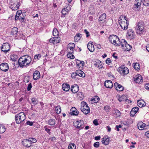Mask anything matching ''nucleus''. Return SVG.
<instances>
[{"mask_svg": "<svg viewBox=\"0 0 149 149\" xmlns=\"http://www.w3.org/2000/svg\"><path fill=\"white\" fill-rule=\"evenodd\" d=\"M31 58L28 55H24L21 57L18 60V63L20 67L23 68L29 66L31 61Z\"/></svg>", "mask_w": 149, "mask_h": 149, "instance_id": "nucleus-1", "label": "nucleus"}, {"mask_svg": "<svg viewBox=\"0 0 149 149\" xmlns=\"http://www.w3.org/2000/svg\"><path fill=\"white\" fill-rule=\"evenodd\" d=\"M118 22L122 29L125 30L127 29L129 21L125 16H121L119 18Z\"/></svg>", "mask_w": 149, "mask_h": 149, "instance_id": "nucleus-2", "label": "nucleus"}, {"mask_svg": "<svg viewBox=\"0 0 149 149\" xmlns=\"http://www.w3.org/2000/svg\"><path fill=\"white\" fill-rule=\"evenodd\" d=\"M144 27V23L141 21H139L135 27V30L137 34L140 35L143 33L145 32Z\"/></svg>", "mask_w": 149, "mask_h": 149, "instance_id": "nucleus-3", "label": "nucleus"}, {"mask_svg": "<svg viewBox=\"0 0 149 149\" xmlns=\"http://www.w3.org/2000/svg\"><path fill=\"white\" fill-rule=\"evenodd\" d=\"M15 120L17 124H20L25 119V115L23 112H21L15 116Z\"/></svg>", "mask_w": 149, "mask_h": 149, "instance_id": "nucleus-4", "label": "nucleus"}, {"mask_svg": "<svg viewBox=\"0 0 149 149\" xmlns=\"http://www.w3.org/2000/svg\"><path fill=\"white\" fill-rule=\"evenodd\" d=\"M81 110L85 114H88L90 112L89 107L88 106L87 103L85 102H81Z\"/></svg>", "mask_w": 149, "mask_h": 149, "instance_id": "nucleus-5", "label": "nucleus"}, {"mask_svg": "<svg viewBox=\"0 0 149 149\" xmlns=\"http://www.w3.org/2000/svg\"><path fill=\"white\" fill-rule=\"evenodd\" d=\"M121 47L125 50L129 51L131 49V47L130 45L127 44V42L124 39L121 40Z\"/></svg>", "mask_w": 149, "mask_h": 149, "instance_id": "nucleus-6", "label": "nucleus"}, {"mask_svg": "<svg viewBox=\"0 0 149 149\" xmlns=\"http://www.w3.org/2000/svg\"><path fill=\"white\" fill-rule=\"evenodd\" d=\"M74 126L79 130L82 129L84 127V121L80 120L74 123Z\"/></svg>", "mask_w": 149, "mask_h": 149, "instance_id": "nucleus-7", "label": "nucleus"}, {"mask_svg": "<svg viewBox=\"0 0 149 149\" xmlns=\"http://www.w3.org/2000/svg\"><path fill=\"white\" fill-rule=\"evenodd\" d=\"M118 71L120 74L124 75L129 73V71L128 68L126 67L123 66L118 68Z\"/></svg>", "mask_w": 149, "mask_h": 149, "instance_id": "nucleus-8", "label": "nucleus"}, {"mask_svg": "<svg viewBox=\"0 0 149 149\" xmlns=\"http://www.w3.org/2000/svg\"><path fill=\"white\" fill-rule=\"evenodd\" d=\"M1 51L6 53L10 50L9 44L8 43H5L3 44L1 48Z\"/></svg>", "mask_w": 149, "mask_h": 149, "instance_id": "nucleus-9", "label": "nucleus"}, {"mask_svg": "<svg viewBox=\"0 0 149 149\" xmlns=\"http://www.w3.org/2000/svg\"><path fill=\"white\" fill-rule=\"evenodd\" d=\"M85 73L81 70H77L75 72V73H73L72 74L71 76L72 78H75V76H79L81 77H85Z\"/></svg>", "mask_w": 149, "mask_h": 149, "instance_id": "nucleus-10", "label": "nucleus"}, {"mask_svg": "<svg viewBox=\"0 0 149 149\" xmlns=\"http://www.w3.org/2000/svg\"><path fill=\"white\" fill-rule=\"evenodd\" d=\"M134 80L135 82L139 84H141L143 82L142 77L141 75L139 74L135 75L134 77Z\"/></svg>", "mask_w": 149, "mask_h": 149, "instance_id": "nucleus-11", "label": "nucleus"}, {"mask_svg": "<svg viewBox=\"0 0 149 149\" xmlns=\"http://www.w3.org/2000/svg\"><path fill=\"white\" fill-rule=\"evenodd\" d=\"M9 68L8 64L7 63H2L0 65V69L3 71L6 72L8 71Z\"/></svg>", "mask_w": 149, "mask_h": 149, "instance_id": "nucleus-12", "label": "nucleus"}, {"mask_svg": "<svg viewBox=\"0 0 149 149\" xmlns=\"http://www.w3.org/2000/svg\"><path fill=\"white\" fill-rule=\"evenodd\" d=\"M71 6L70 5L68 4L67 6L65 7L62 10L61 13L62 15H65L69 12L71 9Z\"/></svg>", "mask_w": 149, "mask_h": 149, "instance_id": "nucleus-13", "label": "nucleus"}, {"mask_svg": "<svg viewBox=\"0 0 149 149\" xmlns=\"http://www.w3.org/2000/svg\"><path fill=\"white\" fill-rule=\"evenodd\" d=\"M127 36L130 40L133 39L135 38V35L134 31L132 29H130L127 33Z\"/></svg>", "mask_w": 149, "mask_h": 149, "instance_id": "nucleus-14", "label": "nucleus"}, {"mask_svg": "<svg viewBox=\"0 0 149 149\" xmlns=\"http://www.w3.org/2000/svg\"><path fill=\"white\" fill-rule=\"evenodd\" d=\"M142 0H135L134 3V8L136 9L139 10Z\"/></svg>", "mask_w": 149, "mask_h": 149, "instance_id": "nucleus-15", "label": "nucleus"}, {"mask_svg": "<svg viewBox=\"0 0 149 149\" xmlns=\"http://www.w3.org/2000/svg\"><path fill=\"white\" fill-rule=\"evenodd\" d=\"M106 15L105 13L102 14L99 18L98 21L99 23L100 24L104 23L106 21Z\"/></svg>", "mask_w": 149, "mask_h": 149, "instance_id": "nucleus-16", "label": "nucleus"}, {"mask_svg": "<svg viewBox=\"0 0 149 149\" xmlns=\"http://www.w3.org/2000/svg\"><path fill=\"white\" fill-rule=\"evenodd\" d=\"M114 86L115 88L118 91H121L124 90V87L120 84H119L118 83L115 82L114 84Z\"/></svg>", "mask_w": 149, "mask_h": 149, "instance_id": "nucleus-17", "label": "nucleus"}, {"mask_svg": "<svg viewBox=\"0 0 149 149\" xmlns=\"http://www.w3.org/2000/svg\"><path fill=\"white\" fill-rule=\"evenodd\" d=\"M138 127L140 130H143L146 128V127L148 125L142 122H139L137 124Z\"/></svg>", "mask_w": 149, "mask_h": 149, "instance_id": "nucleus-18", "label": "nucleus"}, {"mask_svg": "<svg viewBox=\"0 0 149 149\" xmlns=\"http://www.w3.org/2000/svg\"><path fill=\"white\" fill-rule=\"evenodd\" d=\"M22 143L23 145L27 147H30L31 145L29 139H24L22 141Z\"/></svg>", "mask_w": 149, "mask_h": 149, "instance_id": "nucleus-19", "label": "nucleus"}, {"mask_svg": "<svg viewBox=\"0 0 149 149\" xmlns=\"http://www.w3.org/2000/svg\"><path fill=\"white\" fill-rule=\"evenodd\" d=\"M60 41V38L58 37L53 38H51L49 40L50 43H52L54 44H56L59 42Z\"/></svg>", "mask_w": 149, "mask_h": 149, "instance_id": "nucleus-20", "label": "nucleus"}, {"mask_svg": "<svg viewBox=\"0 0 149 149\" xmlns=\"http://www.w3.org/2000/svg\"><path fill=\"white\" fill-rule=\"evenodd\" d=\"M75 47V45L74 43H69L68 46V51H69V49H70V51H69V52L73 53Z\"/></svg>", "mask_w": 149, "mask_h": 149, "instance_id": "nucleus-21", "label": "nucleus"}, {"mask_svg": "<svg viewBox=\"0 0 149 149\" xmlns=\"http://www.w3.org/2000/svg\"><path fill=\"white\" fill-rule=\"evenodd\" d=\"M102 139V143L105 145H108L110 141V138L109 137L106 138V136L104 137Z\"/></svg>", "mask_w": 149, "mask_h": 149, "instance_id": "nucleus-22", "label": "nucleus"}, {"mask_svg": "<svg viewBox=\"0 0 149 149\" xmlns=\"http://www.w3.org/2000/svg\"><path fill=\"white\" fill-rule=\"evenodd\" d=\"M104 86L107 88H111L113 86V84L111 80H107L105 81Z\"/></svg>", "mask_w": 149, "mask_h": 149, "instance_id": "nucleus-23", "label": "nucleus"}, {"mask_svg": "<svg viewBox=\"0 0 149 149\" xmlns=\"http://www.w3.org/2000/svg\"><path fill=\"white\" fill-rule=\"evenodd\" d=\"M40 72L36 70L33 73V79L34 80H36L40 77Z\"/></svg>", "mask_w": 149, "mask_h": 149, "instance_id": "nucleus-24", "label": "nucleus"}, {"mask_svg": "<svg viewBox=\"0 0 149 149\" xmlns=\"http://www.w3.org/2000/svg\"><path fill=\"white\" fill-rule=\"evenodd\" d=\"M20 3L19 2H16L12 5L10 6V8L12 10H17L20 6Z\"/></svg>", "mask_w": 149, "mask_h": 149, "instance_id": "nucleus-25", "label": "nucleus"}, {"mask_svg": "<svg viewBox=\"0 0 149 149\" xmlns=\"http://www.w3.org/2000/svg\"><path fill=\"white\" fill-rule=\"evenodd\" d=\"M70 113L71 115H77L79 113V112L74 107H73L70 109Z\"/></svg>", "mask_w": 149, "mask_h": 149, "instance_id": "nucleus-26", "label": "nucleus"}, {"mask_svg": "<svg viewBox=\"0 0 149 149\" xmlns=\"http://www.w3.org/2000/svg\"><path fill=\"white\" fill-rule=\"evenodd\" d=\"M139 110V108L137 107L133 108L130 113L131 116H134L135 114L138 112Z\"/></svg>", "mask_w": 149, "mask_h": 149, "instance_id": "nucleus-27", "label": "nucleus"}, {"mask_svg": "<svg viewBox=\"0 0 149 149\" xmlns=\"http://www.w3.org/2000/svg\"><path fill=\"white\" fill-rule=\"evenodd\" d=\"M62 89L64 91H68L70 89V86L67 83L63 84L62 85Z\"/></svg>", "mask_w": 149, "mask_h": 149, "instance_id": "nucleus-28", "label": "nucleus"}, {"mask_svg": "<svg viewBox=\"0 0 149 149\" xmlns=\"http://www.w3.org/2000/svg\"><path fill=\"white\" fill-rule=\"evenodd\" d=\"M71 90L73 93H75L79 91V87L77 85L72 86L71 87Z\"/></svg>", "mask_w": 149, "mask_h": 149, "instance_id": "nucleus-29", "label": "nucleus"}, {"mask_svg": "<svg viewBox=\"0 0 149 149\" xmlns=\"http://www.w3.org/2000/svg\"><path fill=\"white\" fill-rule=\"evenodd\" d=\"M117 36L115 35H111L109 37V41L111 43H113L116 40Z\"/></svg>", "mask_w": 149, "mask_h": 149, "instance_id": "nucleus-30", "label": "nucleus"}, {"mask_svg": "<svg viewBox=\"0 0 149 149\" xmlns=\"http://www.w3.org/2000/svg\"><path fill=\"white\" fill-rule=\"evenodd\" d=\"M88 49L90 52H92L94 51L95 49L93 45L91 43H88L87 45Z\"/></svg>", "mask_w": 149, "mask_h": 149, "instance_id": "nucleus-31", "label": "nucleus"}, {"mask_svg": "<svg viewBox=\"0 0 149 149\" xmlns=\"http://www.w3.org/2000/svg\"><path fill=\"white\" fill-rule=\"evenodd\" d=\"M114 45L116 46H120L121 45V40L120 41L119 38L117 36L116 37V41H115L113 43Z\"/></svg>", "mask_w": 149, "mask_h": 149, "instance_id": "nucleus-32", "label": "nucleus"}, {"mask_svg": "<svg viewBox=\"0 0 149 149\" xmlns=\"http://www.w3.org/2000/svg\"><path fill=\"white\" fill-rule=\"evenodd\" d=\"M100 98L98 96H95L91 100V102L92 104L96 103L97 102L100 100Z\"/></svg>", "mask_w": 149, "mask_h": 149, "instance_id": "nucleus-33", "label": "nucleus"}, {"mask_svg": "<svg viewBox=\"0 0 149 149\" xmlns=\"http://www.w3.org/2000/svg\"><path fill=\"white\" fill-rule=\"evenodd\" d=\"M137 103L138 106L140 107H144L146 105L145 102L142 100H138Z\"/></svg>", "mask_w": 149, "mask_h": 149, "instance_id": "nucleus-34", "label": "nucleus"}, {"mask_svg": "<svg viewBox=\"0 0 149 149\" xmlns=\"http://www.w3.org/2000/svg\"><path fill=\"white\" fill-rule=\"evenodd\" d=\"M18 29L16 27H14L12 30L11 33L13 35H16L18 32Z\"/></svg>", "mask_w": 149, "mask_h": 149, "instance_id": "nucleus-35", "label": "nucleus"}, {"mask_svg": "<svg viewBox=\"0 0 149 149\" xmlns=\"http://www.w3.org/2000/svg\"><path fill=\"white\" fill-rule=\"evenodd\" d=\"M6 131L5 126L3 125L0 124V134L3 133Z\"/></svg>", "mask_w": 149, "mask_h": 149, "instance_id": "nucleus-36", "label": "nucleus"}, {"mask_svg": "<svg viewBox=\"0 0 149 149\" xmlns=\"http://www.w3.org/2000/svg\"><path fill=\"white\" fill-rule=\"evenodd\" d=\"M48 124L50 125H53L56 123L55 120L53 119H51L48 121Z\"/></svg>", "mask_w": 149, "mask_h": 149, "instance_id": "nucleus-37", "label": "nucleus"}, {"mask_svg": "<svg viewBox=\"0 0 149 149\" xmlns=\"http://www.w3.org/2000/svg\"><path fill=\"white\" fill-rule=\"evenodd\" d=\"M77 97L79 100H82L84 98V96L81 92H79L78 93Z\"/></svg>", "mask_w": 149, "mask_h": 149, "instance_id": "nucleus-38", "label": "nucleus"}, {"mask_svg": "<svg viewBox=\"0 0 149 149\" xmlns=\"http://www.w3.org/2000/svg\"><path fill=\"white\" fill-rule=\"evenodd\" d=\"M68 149H76V146L74 143H71L68 145Z\"/></svg>", "mask_w": 149, "mask_h": 149, "instance_id": "nucleus-39", "label": "nucleus"}, {"mask_svg": "<svg viewBox=\"0 0 149 149\" xmlns=\"http://www.w3.org/2000/svg\"><path fill=\"white\" fill-rule=\"evenodd\" d=\"M31 100L32 103L34 105H36L38 102V101L36 97H33L31 99Z\"/></svg>", "mask_w": 149, "mask_h": 149, "instance_id": "nucleus-40", "label": "nucleus"}, {"mask_svg": "<svg viewBox=\"0 0 149 149\" xmlns=\"http://www.w3.org/2000/svg\"><path fill=\"white\" fill-rule=\"evenodd\" d=\"M53 35L54 36H58L59 35V32L56 29H54L53 31Z\"/></svg>", "mask_w": 149, "mask_h": 149, "instance_id": "nucleus-41", "label": "nucleus"}, {"mask_svg": "<svg viewBox=\"0 0 149 149\" xmlns=\"http://www.w3.org/2000/svg\"><path fill=\"white\" fill-rule=\"evenodd\" d=\"M95 65L97 67L99 68L100 69L102 68L103 67L102 63L99 61H98L96 63Z\"/></svg>", "mask_w": 149, "mask_h": 149, "instance_id": "nucleus-42", "label": "nucleus"}, {"mask_svg": "<svg viewBox=\"0 0 149 149\" xmlns=\"http://www.w3.org/2000/svg\"><path fill=\"white\" fill-rule=\"evenodd\" d=\"M81 35L80 34H77L74 37V39L76 41L79 40L81 37Z\"/></svg>", "mask_w": 149, "mask_h": 149, "instance_id": "nucleus-43", "label": "nucleus"}, {"mask_svg": "<svg viewBox=\"0 0 149 149\" xmlns=\"http://www.w3.org/2000/svg\"><path fill=\"white\" fill-rule=\"evenodd\" d=\"M55 110L57 113H60L61 111V107L59 106H58L55 108Z\"/></svg>", "mask_w": 149, "mask_h": 149, "instance_id": "nucleus-44", "label": "nucleus"}, {"mask_svg": "<svg viewBox=\"0 0 149 149\" xmlns=\"http://www.w3.org/2000/svg\"><path fill=\"white\" fill-rule=\"evenodd\" d=\"M115 113L116 114V117H118L120 116L121 114L120 112L118 110L116 109H114Z\"/></svg>", "mask_w": 149, "mask_h": 149, "instance_id": "nucleus-45", "label": "nucleus"}, {"mask_svg": "<svg viewBox=\"0 0 149 149\" xmlns=\"http://www.w3.org/2000/svg\"><path fill=\"white\" fill-rule=\"evenodd\" d=\"M11 59L13 61H16L17 59V56L13 54L11 56Z\"/></svg>", "mask_w": 149, "mask_h": 149, "instance_id": "nucleus-46", "label": "nucleus"}, {"mask_svg": "<svg viewBox=\"0 0 149 149\" xmlns=\"http://www.w3.org/2000/svg\"><path fill=\"white\" fill-rule=\"evenodd\" d=\"M73 53H70L69 52V53H68L67 55V57L72 59H74V56L72 54Z\"/></svg>", "mask_w": 149, "mask_h": 149, "instance_id": "nucleus-47", "label": "nucleus"}, {"mask_svg": "<svg viewBox=\"0 0 149 149\" xmlns=\"http://www.w3.org/2000/svg\"><path fill=\"white\" fill-rule=\"evenodd\" d=\"M134 67L136 70H138L140 69L139 65L138 63H136L134 65Z\"/></svg>", "mask_w": 149, "mask_h": 149, "instance_id": "nucleus-48", "label": "nucleus"}, {"mask_svg": "<svg viewBox=\"0 0 149 149\" xmlns=\"http://www.w3.org/2000/svg\"><path fill=\"white\" fill-rule=\"evenodd\" d=\"M44 128L47 133H48L49 134H50V129L48 128L46 126H44Z\"/></svg>", "mask_w": 149, "mask_h": 149, "instance_id": "nucleus-49", "label": "nucleus"}, {"mask_svg": "<svg viewBox=\"0 0 149 149\" xmlns=\"http://www.w3.org/2000/svg\"><path fill=\"white\" fill-rule=\"evenodd\" d=\"M143 5L146 6H149V0H144Z\"/></svg>", "mask_w": 149, "mask_h": 149, "instance_id": "nucleus-50", "label": "nucleus"}, {"mask_svg": "<svg viewBox=\"0 0 149 149\" xmlns=\"http://www.w3.org/2000/svg\"><path fill=\"white\" fill-rule=\"evenodd\" d=\"M41 57V55L39 54L35 55L34 56V58L36 60H39Z\"/></svg>", "mask_w": 149, "mask_h": 149, "instance_id": "nucleus-51", "label": "nucleus"}, {"mask_svg": "<svg viewBox=\"0 0 149 149\" xmlns=\"http://www.w3.org/2000/svg\"><path fill=\"white\" fill-rule=\"evenodd\" d=\"M29 139L31 141V144H32L33 143H35L36 142V139L34 138H29Z\"/></svg>", "mask_w": 149, "mask_h": 149, "instance_id": "nucleus-52", "label": "nucleus"}, {"mask_svg": "<svg viewBox=\"0 0 149 149\" xmlns=\"http://www.w3.org/2000/svg\"><path fill=\"white\" fill-rule=\"evenodd\" d=\"M94 146L96 148H98L99 146L100 143L99 142H97L95 143L94 144Z\"/></svg>", "mask_w": 149, "mask_h": 149, "instance_id": "nucleus-53", "label": "nucleus"}, {"mask_svg": "<svg viewBox=\"0 0 149 149\" xmlns=\"http://www.w3.org/2000/svg\"><path fill=\"white\" fill-rule=\"evenodd\" d=\"M110 109V107L108 106H105L104 107V109L107 112Z\"/></svg>", "mask_w": 149, "mask_h": 149, "instance_id": "nucleus-54", "label": "nucleus"}, {"mask_svg": "<svg viewBox=\"0 0 149 149\" xmlns=\"http://www.w3.org/2000/svg\"><path fill=\"white\" fill-rule=\"evenodd\" d=\"M32 87V86L31 83H29L27 87V90L28 91H29L31 90V88Z\"/></svg>", "mask_w": 149, "mask_h": 149, "instance_id": "nucleus-55", "label": "nucleus"}, {"mask_svg": "<svg viewBox=\"0 0 149 149\" xmlns=\"http://www.w3.org/2000/svg\"><path fill=\"white\" fill-rule=\"evenodd\" d=\"M111 61L110 58H108L106 60V63L109 65L111 62Z\"/></svg>", "mask_w": 149, "mask_h": 149, "instance_id": "nucleus-56", "label": "nucleus"}, {"mask_svg": "<svg viewBox=\"0 0 149 149\" xmlns=\"http://www.w3.org/2000/svg\"><path fill=\"white\" fill-rule=\"evenodd\" d=\"M84 32L85 33H86V37H88L90 35L89 34V32L88 31L85 29L84 30Z\"/></svg>", "mask_w": 149, "mask_h": 149, "instance_id": "nucleus-57", "label": "nucleus"}, {"mask_svg": "<svg viewBox=\"0 0 149 149\" xmlns=\"http://www.w3.org/2000/svg\"><path fill=\"white\" fill-rule=\"evenodd\" d=\"M33 122H31V121H28L26 122V124L27 125H29L30 126H32V125H33Z\"/></svg>", "mask_w": 149, "mask_h": 149, "instance_id": "nucleus-58", "label": "nucleus"}, {"mask_svg": "<svg viewBox=\"0 0 149 149\" xmlns=\"http://www.w3.org/2000/svg\"><path fill=\"white\" fill-rule=\"evenodd\" d=\"M124 97V96H121L118 99V100L120 102H122V101H123L124 100L123 99V98Z\"/></svg>", "mask_w": 149, "mask_h": 149, "instance_id": "nucleus-59", "label": "nucleus"}, {"mask_svg": "<svg viewBox=\"0 0 149 149\" xmlns=\"http://www.w3.org/2000/svg\"><path fill=\"white\" fill-rule=\"evenodd\" d=\"M81 61H80L79 60H78V59L76 60V63L77 65V66H79V65L80 64V63H81Z\"/></svg>", "mask_w": 149, "mask_h": 149, "instance_id": "nucleus-60", "label": "nucleus"}, {"mask_svg": "<svg viewBox=\"0 0 149 149\" xmlns=\"http://www.w3.org/2000/svg\"><path fill=\"white\" fill-rule=\"evenodd\" d=\"M24 17H22V15H20L19 16V20L20 21H23L24 20Z\"/></svg>", "mask_w": 149, "mask_h": 149, "instance_id": "nucleus-61", "label": "nucleus"}, {"mask_svg": "<svg viewBox=\"0 0 149 149\" xmlns=\"http://www.w3.org/2000/svg\"><path fill=\"white\" fill-rule=\"evenodd\" d=\"M93 123L95 125H98V122L97 120L96 119H95L93 121Z\"/></svg>", "mask_w": 149, "mask_h": 149, "instance_id": "nucleus-62", "label": "nucleus"}, {"mask_svg": "<svg viewBox=\"0 0 149 149\" xmlns=\"http://www.w3.org/2000/svg\"><path fill=\"white\" fill-rule=\"evenodd\" d=\"M100 139V136H96L95 137V139L96 140H99Z\"/></svg>", "mask_w": 149, "mask_h": 149, "instance_id": "nucleus-63", "label": "nucleus"}, {"mask_svg": "<svg viewBox=\"0 0 149 149\" xmlns=\"http://www.w3.org/2000/svg\"><path fill=\"white\" fill-rule=\"evenodd\" d=\"M145 87L146 89H149V84H145Z\"/></svg>", "mask_w": 149, "mask_h": 149, "instance_id": "nucleus-64", "label": "nucleus"}]
</instances>
